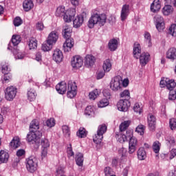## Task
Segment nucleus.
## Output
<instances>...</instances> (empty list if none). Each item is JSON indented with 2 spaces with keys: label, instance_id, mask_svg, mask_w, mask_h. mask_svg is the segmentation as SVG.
Instances as JSON below:
<instances>
[{
  "label": "nucleus",
  "instance_id": "16",
  "mask_svg": "<svg viewBox=\"0 0 176 176\" xmlns=\"http://www.w3.org/2000/svg\"><path fill=\"white\" fill-rule=\"evenodd\" d=\"M116 138L120 144H124L126 141H128V129L126 132L120 129V131L116 133Z\"/></svg>",
  "mask_w": 176,
  "mask_h": 176
},
{
  "label": "nucleus",
  "instance_id": "42",
  "mask_svg": "<svg viewBox=\"0 0 176 176\" xmlns=\"http://www.w3.org/2000/svg\"><path fill=\"white\" fill-rule=\"evenodd\" d=\"M21 41V36L20 34H13L12 37V43L13 45H18Z\"/></svg>",
  "mask_w": 176,
  "mask_h": 176
},
{
  "label": "nucleus",
  "instance_id": "32",
  "mask_svg": "<svg viewBox=\"0 0 176 176\" xmlns=\"http://www.w3.org/2000/svg\"><path fill=\"white\" fill-rule=\"evenodd\" d=\"M161 7L162 6L160 0H154L151 6V10L153 12H157V11H160Z\"/></svg>",
  "mask_w": 176,
  "mask_h": 176
},
{
  "label": "nucleus",
  "instance_id": "56",
  "mask_svg": "<svg viewBox=\"0 0 176 176\" xmlns=\"http://www.w3.org/2000/svg\"><path fill=\"white\" fill-rule=\"evenodd\" d=\"M169 126L170 130H176V118H170Z\"/></svg>",
  "mask_w": 176,
  "mask_h": 176
},
{
  "label": "nucleus",
  "instance_id": "6",
  "mask_svg": "<svg viewBox=\"0 0 176 176\" xmlns=\"http://www.w3.org/2000/svg\"><path fill=\"white\" fill-rule=\"evenodd\" d=\"M26 168L30 173H35L38 170V162L36 157H29L26 160Z\"/></svg>",
  "mask_w": 176,
  "mask_h": 176
},
{
  "label": "nucleus",
  "instance_id": "15",
  "mask_svg": "<svg viewBox=\"0 0 176 176\" xmlns=\"http://www.w3.org/2000/svg\"><path fill=\"white\" fill-rule=\"evenodd\" d=\"M58 38V33L56 31L51 32L47 38V42L50 44V50L53 48V45L56 44Z\"/></svg>",
  "mask_w": 176,
  "mask_h": 176
},
{
  "label": "nucleus",
  "instance_id": "40",
  "mask_svg": "<svg viewBox=\"0 0 176 176\" xmlns=\"http://www.w3.org/2000/svg\"><path fill=\"white\" fill-rule=\"evenodd\" d=\"M10 70L11 69L8 63L6 62L1 63V72L3 73L4 76H6L7 73H10Z\"/></svg>",
  "mask_w": 176,
  "mask_h": 176
},
{
  "label": "nucleus",
  "instance_id": "54",
  "mask_svg": "<svg viewBox=\"0 0 176 176\" xmlns=\"http://www.w3.org/2000/svg\"><path fill=\"white\" fill-rule=\"evenodd\" d=\"M142 104L140 103H135L134 106H133V110H135V111L141 113L142 112Z\"/></svg>",
  "mask_w": 176,
  "mask_h": 176
},
{
  "label": "nucleus",
  "instance_id": "17",
  "mask_svg": "<svg viewBox=\"0 0 176 176\" xmlns=\"http://www.w3.org/2000/svg\"><path fill=\"white\" fill-rule=\"evenodd\" d=\"M148 126L150 130H155L156 127L157 119L154 114L149 113L147 116Z\"/></svg>",
  "mask_w": 176,
  "mask_h": 176
},
{
  "label": "nucleus",
  "instance_id": "5",
  "mask_svg": "<svg viewBox=\"0 0 176 176\" xmlns=\"http://www.w3.org/2000/svg\"><path fill=\"white\" fill-rule=\"evenodd\" d=\"M107 131V125H106V124H100V125L98 126L97 133L94 136V142L97 144H101L104 138V134H105Z\"/></svg>",
  "mask_w": 176,
  "mask_h": 176
},
{
  "label": "nucleus",
  "instance_id": "38",
  "mask_svg": "<svg viewBox=\"0 0 176 176\" xmlns=\"http://www.w3.org/2000/svg\"><path fill=\"white\" fill-rule=\"evenodd\" d=\"M30 50L37 48L38 41L34 37H31L28 43Z\"/></svg>",
  "mask_w": 176,
  "mask_h": 176
},
{
  "label": "nucleus",
  "instance_id": "41",
  "mask_svg": "<svg viewBox=\"0 0 176 176\" xmlns=\"http://www.w3.org/2000/svg\"><path fill=\"white\" fill-rule=\"evenodd\" d=\"M131 123V121L130 120H126V121H123V122H121L120 125V130H122L123 133H125V130L129 127L130 124Z\"/></svg>",
  "mask_w": 176,
  "mask_h": 176
},
{
  "label": "nucleus",
  "instance_id": "39",
  "mask_svg": "<svg viewBox=\"0 0 176 176\" xmlns=\"http://www.w3.org/2000/svg\"><path fill=\"white\" fill-rule=\"evenodd\" d=\"M100 92H101L100 89H98L91 91L89 94V99H92L93 100H94L95 99H96V98H98V96H99Z\"/></svg>",
  "mask_w": 176,
  "mask_h": 176
},
{
  "label": "nucleus",
  "instance_id": "1",
  "mask_svg": "<svg viewBox=\"0 0 176 176\" xmlns=\"http://www.w3.org/2000/svg\"><path fill=\"white\" fill-rule=\"evenodd\" d=\"M30 131L27 134V141L30 144H36L39 145L43 133L39 131L40 122L38 120H32L30 124Z\"/></svg>",
  "mask_w": 176,
  "mask_h": 176
},
{
  "label": "nucleus",
  "instance_id": "12",
  "mask_svg": "<svg viewBox=\"0 0 176 176\" xmlns=\"http://www.w3.org/2000/svg\"><path fill=\"white\" fill-rule=\"evenodd\" d=\"M87 14L85 11H83L82 14L77 15L73 21L74 28H80L82 26L84 22V18H86Z\"/></svg>",
  "mask_w": 176,
  "mask_h": 176
},
{
  "label": "nucleus",
  "instance_id": "26",
  "mask_svg": "<svg viewBox=\"0 0 176 176\" xmlns=\"http://www.w3.org/2000/svg\"><path fill=\"white\" fill-rule=\"evenodd\" d=\"M72 34V28L69 25H65L63 28V36L67 40L69 37H71Z\"/></svg>",
  "mask_w": 176,
  "mask_h": 176
},
{
  "label": "nucleus",
  "instance_id": "52",
  "mask_svg": "<svg viewBox=\"0 0 176 176\" xmlns=\"http://www.w3.org/2000/svg\"><path fill=\"white\" fill-rule=\"evenodd\" d=\"M13 54H14L15 58H17L18 59H22L25 56V54H23V52H21V51H19V50H13Z\"/></svg>",
  "mask_w": 176,
  "mask_h": 176
},
{
  "label": "nucleus",
  "instance_id": "48",
  "mask_svg": "<svg viewBox=\"0 0 176 176\" xmlns=\"http://www.w3.org/2000/svg\"><path fill=\"white\" fill-rule=\"evenodd\" d=\"M63 133L65 137H70L71 131L69 129V126L68 125H63L62 126Z\"/></svg>",
  "mask_w": 176,
  "mask_h": 176
},
{
  "label": "nucleus",
  "instance_id": "19",
  "mask_svg": "<svg viewBox=\"0 0 176 176\" xmlns=\"http://www.w3.org/2000/svg\"><path fill=\"white\" fill-rule=\"evenodd\" d=\"M52 58L55 62L60 63V62H62L63 58V51L60 50L59 48H56L54 50Z\"/></svg>",
  "mask_w": 176,
  "mask_h": 176
},
{
  "label": "nucleus",
  "instance_id": "9",
  "mask_svg": "<svg viewBox=\"0 0 176 176\" xmlns=\"http://www.w3.org/2000/svg\"><path fill=\"white\" fill-rule=\"evenodd\" d=\"M155 28L158 32H164L166 29V22L164 18L162 15H155L154 17Z\"/></svg>",
  "mask_w": 176,
  "mask_h": 176
},
{
  "label": "nucleus",
  "instance_id": "22",
  "mask_svg": "<svg viewBox=\"0 0 176 176\" xmlns=\"http://www.w3.org/2000/svg\"><path fill=\"white\" fill-rule=\"evenodd\" d=\"M141 54H142V47L140 43L136 42L133 45V56L136 58V59H138V58H140Z\"/></svg>",
  "mask_w": 176,
  "mask_h": 176
},
{
  "label": "nucleus",
  "instance_id": "23",
  "mask_svg": "<svg viewBox=\"0 0 176 176\" xmlns=\"http://www.w3.org/2000/svg\"><path fill=\"white\" fill-rule=\"evenodd\" d=\"M166 58L170 59V60H176V48L175 47H171L168 48V51L166 53Z\"/></svg>",
  "mask_w": 176,
  "mask_h": 176
},
{
  "label": "nucleus",
  "instance_id": "10",
  "mask_svg": "<svg viewBox=\"0 0 176 176\" xmlns=\"http://www.w3.org/2000/svg\"><path fill=\"white\" fill-rule=\"evenodd\" d=\"M77 94V85L74 81H69L67 85V97L74 98Z\"/></svg>",
  "mask_w": 176,
  "mask_h": 176
},
{
  "label": "nucleus",
  "instance_id": "29",
  "mask_svg": "<svg viewBox=\"0 0 176 176\" xmlns=\"http://www.w3.org/2000/svg\"><path fill=\"white\" fill-rule=\"evenodd\" d=\"M102 69L104 72V75H105V73H108L109 72H110V70H111L112 64H111V59H109V58L105 59L103 61Z\"/></svg>",
  "mask_w": 176,
  "mask_h": 176
},
{
  "label": "nucleus",
  "instance_id": "51",
  "mask_svg": "<svg viewBox=\"0 0 176 176\" xmlns=\"http://www.w3.org/2000/svg\"><path fill=\"white\" fill-rule=\"evenodd\" d=\"M45 124L47 127L52 129V127H54V126H56V120H54V118H48L45 122Z\"/></svg>",
  "mask_w": 176,
  "mask_h": 176
},
{
  "label": "nucleus",
  "instance_id": "18",
  "mask_svg": "<svg viewBox=\"0 0 176 176\" xmlns=\"http://www.w3.org/2000/svg\"><path fill=\"white\" fill-rule=\"evenodd\" d=\"M130 6L129 4H124L121 10L120 18L121 21H125L127 19L130 14Z\"/></svg>",
  "mask_w": 176,
  "mask_h": 176
},
{
  "label": "nucleus",
  "instance_id": "44",
  "mask_svg": "<svg viewBox=\"0 0 176 176\" xmlns=\"http://www.w3.org/2000/svg\"><path fill=\"white\" fill-rule=\"evenodd\" d=\"M87 132L85 128H80L77 132V136L79 138H85L87 137Z\"/></svg>",
  "mask_w": 176,
  "mask_h": 176
},
{
  "label": "nucleus",
  "instance_id": "25",
  "mask_svg": "<svg viewBox=\"0 0 176 176\" xmlns=\"http://www.w3.org/2000/svg\"><path fill=\"white\" fill-rule=\"evenodd\" d=\"M149 59H150V54H148V52H142V54L141 52L140 61V65L142 66H145L149 61Z\"/></svg>",
  "mask_w": 176,
  "mask_h": 176
},
{
  "label": "nucleus",
  "instance_id": "64",
  "mask_svg": "<svg viewBox=\"0 0 176 176\" xmlns=\"http://www.w3.org/2000/svg\"><path fill=\"white\" fill-rule=\"evenodd\" d=\"M42 50L43 51H50V44H48L47 40L46 41V43L43 44Z\"/></svg>",
  "mask_w": 176,
  "mask_h": 176
},
{
  "label": "nucleus",
  "instance_id": "24",
  "mask_svg": "<svg viewBox=\"0 0 176 176\" xmlns=\"http://www.w3.org/2000/svg\"><path fill=\"white\" fill-rule=\"evenodd\" d=\"M161 157L162 159H165L166 160H173V159L176 157V149H171V151H170L167 154L162 153V155H161Z\"/></svg>",
  "mask_w": 176,
  "mask_h": 176
},
{
  "label": "nucleus",
  "instance_id": "2",
  "mask_svg": "<svg viewBox=\"0 0 176 176\" xmlns=\"http://www.w3.org/2000/svg\"><path fill=\"white\" fill-rule=\"evenodd\" d=\"M76 8H69L65 10L64 6H60L56 8V16H63L65 22H71L76 15Z\"/></svg>",
  "mask_w": 176,
  "mask_h": 176
},
{
  "label": "nucleus",
  "instance_id": "4",
  "mask_svg": "<svg viewBox=\"0 0 176 176\" xmlns=\"http://www.w3.org/2000/svg\"><path fill=\"white\" fill-rule=\"evenodd\" d=\"M128 140H129V153L133 155L137 150L138 140L135 136H133V132L131 129H128L127 141Z\"/></svg>",
  "mask_w": 176,
  "mask_h": 176
},
{
  "label": "nucleus",
  "instance_id": "37",
  "mask_svg": "<svg viewBox=\"0 0 176 176\" xmlns=\"http://www.w3.org/2000/svg\"><path fill=\"white\" fill-rule=\"evenodd\" d=\"M147 157L146 152L144 148H140L138 151V159L139 160H145Z\"/></svg>",
  "mask_w": 176,
  "mask_h": 176
},
{
  "label": "nucleus",
  "instance_id": "61",
  "mask_svg": "<svg viewBox=\"0 0 176 176\" xmlns=\"http://www.w3.org/2000/svg\"><path fill=\"white\" fill-rule=\"evenodd\" d=\"M103 95L105 97V99H107V100H109V99H110V98L111 96L110 89H104Z\"/></svg>",
  "mask_w": 176,
  "mask_h": 176
},
{
  "label": "nucleus",
  "instance_id": "27",
  "mask_svg": "<svg viewBox=\"0 0 176 176\" xmlns=\"http://www.w3.org/2000/svg\"><path fill=\"white\" fill-rule=\"evenodd\" d=\"M119 40L117 38H111L108 43V47L110 51H116L119 45Z\"/></svg>",
  "mask_w": 176,
  "mask_h": 176
},
{
  "label": "nucleus",
  "instance_id": "8",
  "mask_svg": "<svg viewBox=\"0 0 176 176\" xmlns=\"http://www.w3.org/2000/svg\"><path fill=\"white\" fill-rule=\"evenodd\" d=\"M122 78L120 76H116L110 82V87L113 91H122Z\"/></svg>",
  "mask_w": 176,
  "mask_h": 176
},
{
  "label": "nucleus",
  "instance_id": "60",
  "mask_svg": "<svg viewBox=\"0 0 176 176\" xmlns=\"http://www.w3.org/2000/svg\"><path fill=\"white\" fill-rule=\"evenodd\" d=\"M12 74H10L9 73H6L5 76L3 77V82H8L12 80Z\"/></svg>",
  "mask_w": 176,
  "mask_h": 176
},
{
  "label": "nucleus",
  "instance_id": "55",
  "mask_svg": "<svg viewBox=\"0 0 176 176\" xmlns=\"http://www.w3.org/2000/svg\"><path fill=\"white\" fill-rule=\"evenodd\" d=\"M169 33L176 37V23H173L169 28Z\"/></svg>",
  "mask_w": 176,
  "mask_h": 176
},
{
  "label": "nucleus",
  "instance_id": "57",
  "mask_svg": "<svg viewBox=\"0 0 176 176\" xmlns=\"http://www.w3.org/2000/svg\"><path fill=\"white\" fill-rule=\"evenodd\" d=\"M14 26H20L23 23V21L20 16H16L13 21Z\"/></svg>",
  "mask_w": 176,
  "mask_h": 176
},
{
  "label": "nucleus",
  "instance_id": "33",
  "mask_svg": "<svg viewBox=\"0 0 176 176\" xmlns=\"http://www.w3.org/2000/svg\"><path fill=\"white\" fill-rule=\"evenodd\" d=\"M10 157L9 153L6 152L5 151H0V164L2 163H7L8 162Z\"/></svg>",
  "mask_w": 176,
  "mask_h": 176
},
{
  "label": "nucleus",
  "instance_id": "59",
  "mask_svg": "<svg viewBox=\"0 0 176 176\" xmlns=\"http://www.w3.org/2000/svg\"><path fill=\"white\" fill-rule=\"evenodd\" d=\"M36 29H37V30H44L45 29V25L43 23V22L42 21H38L36 23Z\"/></svg>",
  "mask_w": 176,
  "mask_h": 176
},
{
  "label": "nucleus",
  "instance_id": "43",
  "mask_svg": "<svg viewBox=\"0 0 176 176\" xmlns=\"http://www.w3.org/2000/svg\"><path fill=\"white\" fill-rule=\"evenodd\" d=\"M85 115H86V116H93V115H94V109L93 106H87L85 110Z\"/></svg>",
  "mask_w": 176,
  "mask_h": 176
},
{
  "label": "nucleus",
  "instance_id": "13",
  "mask_svg": "<svg viewBox=\"0 0 176 176\" xmlns=\"http://www.w3.org/2000/svg\"><path fill=\"white\" fill-rule=\"evenodd\" d=\"M71 64L74 69H79L83 65V59L80 55H75L71 59Z\"/></svg>",
  "mask_w": 176,
  "mask_h": 176
},
{
  "label": "nucleus",
  "instance_id": "28",
  "mask_svg": "<svg viewBox=\"0 0 176 176\" xmlns=\"http://www.w3.org/2000/svg\"><path fill=\"white\" fill-rule=\"evenodd\" d=\"M56 89L59 94H65L67 91V82L65 81H61L56 85Z\"/></svg>",
  "mask_w": 176,
  "mask_h": 176
},
{
  "label": "nucleus",
  "instance_id": "45",
  "mask_svg": "<svg viewBox=\"0 0 176 176\" xmlns=\"http://www.w3.org/2000/svg\"><path fill=\"white\" fill-rule=\"evenodd\" d=\"M161 148V144L159 142V140H155V142L153 143V150L155 153L157 154L159 153Z\"/></svg>",
  "mask_w": 176,
  "mask_h": 176
},
{
  "label": "nucleus",
  "instance_id": "47",
  "mask_svg": "<svg viewBox=\"0 0 176 176\" xmlns=\"http://www.w3.org/2000/svg\"><path fill=\"white\" fill-rule=\"evenodd\" d=\"M109 104V100L106 99V98H103L98 102V107H105Z\"/></svg>",
  "mask_w": 176,
  "mask_h": 176
},
{
  "label": "nucleus",
  "instance_id": "46",
  "mask_svg": "<svg viewBox=\"0 0 176 176\" xmlns=\"http://www.w3.org/2000/svg\"><path fill=\"white\" fill-rule=\"evenodd\" d=\"M167 88L170 89V91H173V88L176 87V81L175 80H170L167 78Z\"/></svg>",
  "mask_w": 176,
  "mask_h": 176
},
{
  "label": "nucleus",
  "instance_id": "14",
  "mask_svg": "<svg viewBox=\"0 0 176 176\" xmlns=\"http://www.w3.org/2000/svg\"><path fill=\"white\" fill-rule=\"evenodd\" d=\"M131 106L130 100H124V98L120 99L117 102V107L121 111H127L129 107Z\"/></svg>",
  "mask_w": 176,
  "mask_h": 176
},
{
  "label": "nucleus",
  "instance_id": "21",
  "mask_svg": "<svg viewBox=\"0 0 176 176\" xmlns=\"http://www.w3.org/2000/svg\"><path fill=\"white\" fill-rule=\"evenodd\" d=\"M96 60V56H94V55H91V54H88L87 55L85 56V64L88 67H90L91 66H94Z\"/></svg>",
  "mask_w": 176,
  "mask_h": 176
},
{
  "label": "nucleus",
  "instance_id": "53",
  "mask_svg": "<svg viewBox=\"0 0 176 176\" xmlns=\"http://www.w3.org/2000/svg\"><path fill=\"white\" fill-rule=\"evenodd\" d=\"M144 38H145L146 41L148 43V46L151 47L152 41H151V33H149L148 32H145Z\"/></svg>",
  "mask_w": 176,
  "mask_h": 176
},
{
  "label": "nucleus",
  "instance_id": "49",
  "mask_svg": "<svg viewBox=\"0 0 176 176\" xmlns=\"http://www.w3.org/2000/svg\"><path fill=\"white\" fill-rule=\"evenodd\" d=\"M121 98H123L124 100H129L131 98L130 91L129 89H124L120 94Z\"/></svg>",
  "mask_w": 176,
  "mask_h": 176
},
{
  "label": "nucleus",
  "instance_id": "35",
  "mask_svg": "<svg viewBox=\"0 0 176 176\" xmlns=\"http://www.w3.org/2000/svg\"><path fill=\"white\" fill-rule=\"evenodd\" d=\"M23 7L25 11H30L34 7L32 0H25L23 3Z\"/></svg>",
  "mask_w": 176,
  "mask_h": 176
},
{
  "label": "nucleus",
  "instance_id": "50",
  "mask_svg": "<svg viewBox=\"0 0 176 176\" xmlns=\"http://www.w3.org/2000/svg\"><path fill=\"white\" fill-rule=\"evenodd\" d=\"M146 130V126L144 125H142V124H140V125H138L136 126V133H138L140 135H144V131Z\"/></svg>",
  "mask_w": 176,
  "mask_h": 176
},
{
  "label": "nucleus",
  "instance_id": "30",
  "mask_svg": "<svg viewBox=\"0 0 176 176\" xmlns=\"http://www.w3.org/2000/svg\"><path fill=\"white\" fill-rule=\"evenodd\" d=\"M27 96L28 99L30 100V102L35 100L37 96V92L36 89H34V88H30V89L28 90Z\"/></svg>",
  "mask_w": 176,
  "mask_h": 176
},
{
  "label": "nucleus",
  "instance_id": "20",
  "mask_svg": "<svg viewBox=\"0 0 176 176\" xmlns=\"http://www.w3.org/2000/svg\"><path fill=\"white\" fill-rule=\"evenodd\" d=\"M74 45V38H72L70 36L63 43V50L65 52H69V51H71Z\"/></svg>",
  "mask_w": 176,
  "mask_h": 176
},
{
  "label": "nucleus",
  "instance_id": "3",
  "mask_svg": "<svg viewBox=\"0 0 176 176\" xmlns=\"http://www.w3.org/2000/svg\"><path fill=\"white\" fill-rule=\"evenodd\" d=\"M107 16L106 14H92L88 22V26L90 28H94L95 25L104 26L107 22Z\"/></svg>",
  "mask_w": 176,
  "mask_h": 176
},
{
  "label": "nucleus",
  "instance_id": "7",
  "mask_svg": "<svg viewBox=\"0 0 176 176\" xmlns=\"http://www.w3.org/2000/svg\"><path fill=\"white\" fill-rule=\"evenodd\" d=\"M18 89L14 85H10L5 89V98L7 100H13L16 96Z\"/></svg>",
  "mask_w": 176,
  "mask_h": 176
},
{
  "label": "nucleus",
  "instance_id": "36",
  "mask_svg": "<svg viewBox=\"0 0 176 176\" xmlns=\"http://www.w3.org/2000/svg\"><path fill=\"white\" fill-rule=\"evenodd\" d=\"M173 11L174 8L173 6L169 4L164 6V7L162 8V13L164 15H170V14H173Z\"/></svg>",
  "mask_w": 176,
  "mask_h": 176
},
{
  "label": "nucleus",
  "instance_id": "62",
  "mask_svg": "<svg viewBox=\"0 0 176 176\" xmlns=\"http://www.w3.org/2000/svg\"><path fill=\"white\" fill-rule=\"evenodd\" d=\"M104 171L106 176H111V174H113V171L111 167H105Z\"/></svg>",
  "mask_w": 176,
  "mask_h": 176
},
{
  "label": "nucleus",
  "instance_id": "34",
  "mask_svg": "<svg viewBox=\"0 0 176 176\" xmlns=\"http://www.w3.org/2000/svg\"><path fill=\"white\" fill-rule=\"evenodd\" d=\"M75 160L77 166L82 167L84 163V156L82 153H76L75 155Z\"/></svg>",
  "mask_w": 176,
  "mask_h": 176
},
{
  "label": "nucleus",
  "instance_id": "31",
  "mask_svg": "<svg viewBox=\"0 0 176 176\" xmlns=\"http://www.w3.org/2000/svg\"><path fill=\"white\" fill-rule=\"evenodd\" d=\"M21 145V140L19 136H14L12 140H11V142L10 143V146L13 149H16V148H19Z\"/></svg>",
  "mask_w": 176,
  "mask_h": 176
},
{
  "label": "nucleus",
  "instance_id": "11",
  "mask_svg": "<svg viewBox=\"0 0 176 176\" xmlns=\"http://www.w3.org/2000/svg\"><path fill=\"white\" fill-rule=\"evenodd\" d=\"M41 157L42 159L47 156L48 151L50 148V142L49 139H42L41 142Z\"/></svg>",
  "mask_w": 176,
  "mask_h": 176
},
{
  "label": "nucleus",
  "instance_id": "63",
  "mask_svg": "<svg viewBox=\"0 0 176 176\" xmlns=\"http://www.w3.org/2000/svg\"><path fill=\"white\" fill-rule=\"evenodd\" d=\"M168 98L171 100L176 99V89H173L172 91H170Z\"/></svg>",
  "mask_w": 176,
  "mask_h": 176
},
{
  "label": "nucleus",
  "instance_id": "58",
  "mask_svg": "<svg viewBox=\"0 0 176 176\" xmlns=\"http://www.w3.org/2000/svg\"><path fill=\"white\" fill-rule=\"evenodd\" d=\"M64 167H58L56 168V174L57 175H60V176H66V175H64ZM69 176H76V175H69Z\"/></svg>",
  "mask_w": 176,
  "mask_h": 176
}]
</instances>
